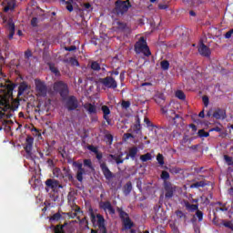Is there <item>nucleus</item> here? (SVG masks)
<instances>
[{"label": "nucleus", "mask_w": 233, "mask_h": 233, "mask_svg": "<svg viewBox=\"0 0 233 233\" xmlns=\"http://www.w3.org/2000/svg\"><path fill=\"white\" fill-rule=\"evenodd\" d=\"M15 84H8L4 86L3 92L0 100V119H10L13 117L12 112H14L12 106L10 105V98L14 94Z\"/></svg>", "instance_id": "obj_1"}, {"label": "nucleus", "mask_w": 233, "mask_h": 233, "mask_svg": "<svg viewBox=\"0 0 233 233\" xmlns=\"http://www.w3.org/2000/svg\"><path fill=\"white\" fill-rule=\"evenodd\" d=\"M132 8V4L130 0H116L115 2V7L113 8L112 13L116 15V17H123L125 14L128 13V10Z\"/></svg>", "instance_id": "obj_2"}, {"label": "nucleus", "mask_w": 233, "mask_h": 233, "mask_svg": "<svg viewBox=\"0 0 233 233\" xmlns=\"http://www.w3.org/2000/svg\"><path fill=\"white\" fill-rule=\"evenodd\" d=\"M134 51L137 55L142 54L145 57H150L152 56V52L150 51V47H148L145 36H141L138 41L135 43Z\"/></svg>", "instance_id": "obj_3"}, {"label": "nucleus", "mask_w": 233, "mask_h": 233, "mask_svg": "<svg viewBox=\"0 0 233 233\" xmlns=\"http://www.w3.org/2000/svg\"><path fill=\"white\" fill-rule=\"evenodd\" d=\"M90 218L92 223H96V225L98 227V229H92L91 233H106V226H105V217L101 214H97L96 217V214H94V211L90 209Z\"/></svg>", "instance_id": "obj_4"}, {"label": "nucleus", "mask_w": 233, "mask_h": 233, "mask_svg": "<svg viewBox=\"0 0 233 233\" xmlns=\"http://www.w3.org/2000/svg\"><path fill=\"white\" fill-rule=\"evenodd\" d=\"M169 106L170 104L161 106L162 114L166 115V117L168 119V121H172L175 125H179L183 118L178 114H176V111L168 110Z\"/></svg>", "instance_id": "obj_5"}, {"label": "nucleus", "mask_w": 233, "mask_h": 233, "mask_svg": "<svg viewBox=\"0 0 233 233\" xmlns=\"http://www.w3.org/2000/svg\"><path fill=\"white\" fill-rule=\"evenodd\" d=\"M64 108L67 110V112H74L79 108V100L76 96H69L64 100Z\"/></svg>", "instance_id": "obj_6"}, {"label": "nucleus", "mask_w": 233, "mask_h": 233, "mask_svg": "<svg viewBox=\"0 0 233 233\" xmlns=\"http://www.w3.org/2000/svg\"><path fill=\"white\" fill-rule=\"evenodd\" d=\"M54 90L55 92H58L62 99H66L68 97V86L65 84L63 81H58L54 84Z\"/></svg>", "instance_id": "obj_7"}, {"label": "nucleus", "mask_w": 233, "mask_h": 233, "mask_svg": "<svg viewBox=\"0 0 233 233\" xmlns=\"http://www.w3.org/2000/svg\"><path fill=\"white\" fill-rule=\"evenodd\" d=\"M35 91L41 97H46L48 94V87L46 86V83L45 81H41V79H35Z\"/></svg>", "instance_id": "obj_8"}, {"label": "nucleus", "mask_w": 233, "mask_h": 233, "mask_svg": "<svg viewBox=\"0 0 233 233\" xmlns=\"http://www.w3.org/2000/svg\"><path fill=\"white\" fill-rule=\"evenodd\" d=\"M72 167H74V168H77L76 175V180L79 183H83V176L86 174V170H85V168L83 167V162H81L80 160L73 161Z\"/></svg>", "instance_id": "obj_9"}, {"label": "nucleus", "mask_w": 233, "mask_h": 233, "mask_svg": "<svg viewBox=\"0 0 233 233\" xmlns=\"http://www.w3.org/2000/svg\"><path fill=\"white\" fill-rule=\"evenodd\" d=\"M98 83L102 85V86H105L106 88H111L113 90H116L117 88V81L112 76H106L104 78H99Z\"/></svg>", "instance_id": "obj_10"}, {"label": "nucleus", "mask_w": 233, "mask_h": 233, "mask_svg": "<svg viewBox=\"0 0 233 233\" xmlns=\"http://www.w3.org/2000/svg\"><path fill=\"white\" fill-rule=\"evenodd\" d=\"M26 154V159H32V148H34V137L28 136L25 139V145L24 147Z\"/></svg>", "instance_id": "obj_11"}, {"label": "nucleus", "mask_w": 233, "mask_h": 233, "mask_svg": "<svg viewBox=\"0 0 233 233\" xmlns=\"http://www.w3.org/2000/svg\"><path fill=\"white\" fill-rule=\"evenodd\" d=\"M165 198L166 199H172L174 192H176V186L170 182H164Z\"/></svg>", "instance_id": "obj_12"}, {"label": "nucleus", "mask_w": 233, "mask_h": 233, "mask_svg": "<svg viewBox=\"0 0 233 233\" xmlns=\"http://www.w3.org/2000/svg\"><path fill=\"white\" fill-rule=\"evenodd\" d=\"M101 172L104 176V177L106 179V181H112L114 177H116L112 171H110V168H108V166H106V163L103 162L100 164Z\"/></svg>", "instance_id": "obj_13"}, {"label": "nucleus", "mask_w": 233, "mask_h": 233, "mask_svg": "<svg viewBox=\"0 0 233 233\" xmlns=\"http://www.w3.org/2000/svg\"><path fill=\"white\" fill-rule=\"evenodd\" d=\"M61 179H63L65 183H74V175L70 167H63Z\"/></svg>", "instance_id": "obj_14"}, {"label": "nucleus", "mask_w": 233, "mask_h": 233, "mask_svg": "<svg viewBox=\"0 0 233 233\" xmlns=\"http://www.w3.org/2000/svg\"><path fill=\"white\" fill-rule=\"evenodd\" d=\"M99 208H101L105 212H108L110 216H114L116 214V209L110 201H102L99 203Z\"/></svg>", "instance_id": "obj_15"}, {"label": "nucleus", "mask_w": 233, "mask_h": 233, "mask_svg": "<svg viewBox=\"0 0 233 233\" xmlns=\"http://www.w3.org/2000/svg\"><path fill=\"white\" fill-rule=\"evenodd\" d=\"M46 186L47 187V188H51L53 192H57L59 188H63V185L59 184V180H56L54 178H48L46 181Z\"/></svg>", "instance_id": "obj_16"}, {"label": "nucleus", "mask_w": 233, "mask_h": 233, "mask_svg": "<svg viewBox=\"0 0 233 233\" xmlns=\"http://www.w3.org/2000/svg\"><path fill=\"white\" fill-rule=\"evenodd\" d=\"M198 53L204 57H210V55L212 54L210 47L207 46L203 42H201L198 46Z\"/></svg>", "instance_id": "obj_17"}, {"label": "nucleus", "mask_w": 233, "mask_h": 233, "mask_svg": "<svg viewBox=\"0 0 233 233\" xmlns=\"http://www.w3.org/2000/svg\"><path fill=\"white\" fill-rule=\"evenodd\" d=\"M133 134H141V119H139V116H136L135 118V124L131 127V129Z\"/></svg>", "instance_id": "obj_18"}, {"label": "nucleus", "mask_w": 233, "mask_h": 233, "mask_svg": "<svg viewBox=\"0 0 233 233\" xmlns=\"http://www.w3.org/2000/svg\"><path fill=\"white\" fill-rule=\"evenodd\" d=\"M7 26L9 30L8 38L14 39V35H15V24H14V21L12 19L8 20Z\"/></svg>", "instance_id": "obj_19"}, {"label": "nucleus", "mask_w": 233, "mask_h": 233, "mask_svg": "<svg viewBox=\"0 0 233 233\" xmlns=\"http://www.w3.org/2000/svg\"><path fill=\"white\" fill-rule=\"evenodd\" d=\"M184 207L186 208V210H187L188 212H196L199 208V205L190 204L188 200H184Z\"/></svg>", "instance_id": "obj_20"}, {"label": "nucleus", "mask_w": 233, "mask_h": 233, "mask_svg": "<svg viewBox=\"0 0 233 233\" xmlns=\"http://www.w3.org/2000/svg\"><path fill=\"white\" fill-rule=\"evenodd\" d=\"M213 117H215V119H225L227 117V113L225 112V109L218 108L213 113Z\"/></svg>", "instance_id": "obj_21"}, {"label": "nucleus", "mask_w": 233, "mask_h": 233, "mask_svg": "<svg viewBox=\"0 0 233 233\" xmlns=\"http://www.w3.org/2000/svg\"><path fill=\"white\" fill-rule=\"evenodd\" d=\"M84 108L90 116H92V114H97V107H96V105H93L92 103L85 104Z\"/></svg>", "instance_id": "obj_22"}, {"label": "nucleus", "mask_w": 233, "mask_h": 233, "mask_svg": "<svg viewBox=\"0 0 233 233\" xmlns=\"http://www.w3.org/2000/svg\"><path fill=\"white\" fill-rule=\"evenodd\" d=\"M101 110L104 114V119L106 121L108 125H110V107L108 106H102Z\"/></svg>", "instance_id": "obj_23"}, {"label": "nucleus", "mask_w": 233, "mask_h": 233, "mask_svg": "<svg viewBox=\"0 0 233 233\" xmlns=\"http://www.w3.org/2000/svg\"><path fill=\"white\" fill-rule=\"evenodd\" d=\"M122 223L124 230H130L134 227V222H132V219H130V218H126V219H124Z\"/></svg>", "instance_id": "obj_24"}, {"label": "nucleus", "mask_w": 233, "mask_h": 233, "mask_svg": "<svg viewBox=\"0 0 233 233\" xmlns=\"http://www.w3.org/2000/svg\"><path fill=\"white\" fill-rule=\"evenodd\" d=\"M116 30L118 32H125L126 28H127V23L125 22L117 21L116 22Z\"/></svg>", "instance_id": "obj_25"}, {"label": "nucleus", "mask_w": 233, "mask_h": 233, "mask_svg": "<svg viewBox=\"0 0 233 233\" xmlns=\"http://www.w3.org/2000/svg\"><path fill=\"white\" fill-rule=\"evenodd\" d=\"M116 211L118 212V216L121 219V221H125V219H127V218H130L128 216V213H127L125 210H123V208H116Z\"/></svg>", "instance_id": "obj_26"}, {"label": "nucleus", "mask_w": 233, "mask_h": 233, "mask_svg": "<svg viewBox=\"0 0 233 233\" xmlns=\"http://www.w3.org/2000/svg\"><path fill=\"white\" fill-rule=\"evenodd\" d=\"M123 192L125 196H129L130 192H132V182L128 181L126 183L123 188Z\"/></svg>", "instance_id": "obj_27"}, {"label": "nucleus", "mask_w": 233, "mask_h": 233, "mask_svg": "<svg viewBox=\"0 0 233 233\" xmlns=\"http://www.w3.org/2000/svg\"><path fill=\"white\" fill-rule=\"evenodd\" d=\"M109 157L113 159V161H116V165H121L125 163V159L121 158L123 157L121 155L116 156V155H109Z\"/></svg>", "instance_id": "obj_28"}, {"label": "nucleus", "mask_w": 233, "mask_h": 233, "mask_svg": "<svg viewBox=\"0 0 233 233\" xmlns=\"http://www.w3.org/2000/svg\"><path fill=\"white\" fill-rule=\"evenodd\" d=\"M205 187H207L205 180H200L191 185V188H205Z\"/></svg>", "instance_id": "obj_29"}, {"label": "nucleus", "mask_w": 233, "mask_h": 233, "mask_svg": "<svg viewBox=\"0 0 233 233\" xmlns=\"http://www.w3.org/2000/svg\"><path fill=\"white\" fill-rule=\"evenodd\" d=\"M137 152H139V149H137V147H130L128 156H130L131 159H136V157L137 156Z\"/></svg>", "instance_id": "obj_30"}, {"label": "nucleus", "mask_w": 233, "mask_h": 233, "mask_svg": "<svg viewBox=\"0 0 233 233\" xmlns=\"http://www.w3.org/2000/svg\"><path fill=\"white\" fill-rule=\"evenodd\" d=\"M26 88H28V85L26 84V82H22L18 86V96H23Z\"/></svg>", "instance_id": "obj_31"}, {"label": "nucleus", "mask_w": 233, "mask_h": 233, "mask_svg": "<svg viewBox=\"0 0 233 233\" xmlns=\"http://www.w3.org/2000/svg\"><path fill=\"white\" fill-rule=\"evenodd\" d=\"M68 223H65L64 225H56L54 228L55 233H65V227H66Z\"/></svg>", "instance_id": "obj_32"}, {"label": "nucleus", "mask_w": 233, "mask_h": 233, "mask_svg": "<svg viewBox=\"0 0 233 233\" xmlns=\"http://www.w3.org/2000/svg\"><path fill=\"white\" fill-rule=\"evenodd\" d=\"M91 70H94V72H99L101 70V65L97 63V61H92L90 64Z\"/></svg>", "instance_id": "obj_33"}, {"label": "nucleus", "mask_w": 233, "mask_h": 233, "mask_svg": "<svg viewBox=\"0 0 233 233\" xmlns=\"http://www.w3.org/2000/svg\"><path fill=\"white\" fill-rule=\"evenodd\" d=\"M49 69L50 71L55 74V76H56V77H59V76H61V72L59 71V69L57 67H56L55 65L50 64L49 65Z\"/></svg>", "instance_id": "obj_34"}, {"label": "nucleus", "mask_w": 233, "mask_h": 233, "mask_svg": "<svg viewBox=\"0 0 233 233\" xmlns=\"http://www.w3.org/2000/svg\"><path fill=\"white\" fill-rule=\"evenodd\" d=\"M140 160L143 163H147V161H152V154L151 153H147L145 155L140 156Z\"/></svg>", "instance_id": "obj_35"}, {"label": "nucleus", "mask_w": 233, "mask_h": 233, "mask_svg": "<svg viewBox=\"0 0 233 233\" xmlns=\"http://www.w3.org/2000/svg\"><path fill=\"white\" fill-rule=\"evenodd\" d=\"M62 218L63 216L61 215V213L57 212L49 218V221L51 222L59 221Z\"/></svg>", "instance_id": "obj_36"}, {"label": "nucleus", "mask_w": 233, "mask_h": 233, "mask_svg": "<svg viewBox=\"0 0 233 233\" xmlns=\"http://www.w3.org/2000/svg\"><path fill=\"white\" fill-rule=\"evenodd\" d=\"M62 174H63V171H62L61 168H59V167H56V168L53 170V176H54L55 177H57L58 179H61Z\"/></svg>", "instance_id": "obj_37"}, {"label": "nucleus", "mask_w": 233, "mask_h": 233, "mask_svg": "<svg viewBox=\"0 0 233 233\" xmlns=\"http://www.w3.org/2000/svg\"><path fill=\"white\" fill-rule=\"evenodd\" d=\"M161 179H163L164 183L167 182L170 179V173L167 171L163 170L160 175Z\"/></svg>", "instance_id": "obj_38"}, {"label": "nucleus", "mask_w": 233, "mask_h": 233, "mask_svg": "<svg viewBox=\"0 0 233 233\" xmlns=\"http://www.w3.org/2000/svg\"><path fill=\"white\" fill-rule=\"evenodd\" d=\"M157 161L160 167H163V165H165V157H163V154L158 153L157 155Z\"/></svg>", "instance_id": "obj_39"}, {"label": "nucleus", "mask_w": 233, "mask_h": 233, "mask_svg": "<svg viewBox=\"0 0 233 233\" xmlns=\"http://www.w3.org/2000/svg\"><path fill=\"white\" fill-rule=\"evenodd\" d=\"M176 97H177V99H180L181 101H185V99H187V96L181 90H177L176 92Z\"/></svg>", "instance_id": "obj_40"}, {"label": "nucleus", "mask_w": 233, "mask_h": 233, "mask_svg": "<svg viewBox=\"0 0 233 233\" xmlns=\"http://www.w3.org/2000/svg\"><path fill=\"white\" fill-rule=\"evenodd\" d=\"M198 137H208L210 136V133L206 132L205 129H199L198 131Z\"/></svg>", "instance_id": "obj_41"}, {"label": "nucleus", "mask_w": 233, "mask_h": 233, "mask_svg": "<svg viewBox=\"0 0 233 233\" xmlns=\"http://www.w3.org/2000/svg\"><path fill=\"white\" fill-rule=\"evenodd\" d=\"M224 161H226L228 167H232L233 165V157L228 155H224Z\"/></svg>", "instance_id": "obj_42"}, {"label": "nucleus", "mask_w": 233, "mask_h": 233, "mask_svg": "<svg viewBox=\"0 0 233 233\" xmlns=\"http://www.w3.org/2000/svg\"><path fill=\"white\" fill-rule=\"evenodd\" d=\"M160 66L162 70H168V68H170V63L168 60H164L160 63Z\"/></svg>", "instance_id": "obj_43"}, {"label": "nucleus", "mask_w": 233, "mask_h": 233, "mask_svg": "<svg viewBox=\"0 0 233 233\" xmlns=\"http://www.w3.org/2000/svg\"><path fill=\"white\" fill-rule=\"evenodd\" d=\"M84 167H86L90 170H94V166L92 165L91 159H84Z\"/></svg>", "instance_id": "obj_44"}, {"label": "nucleus", "mask_w": 233, "mask_h": 233, "mask_svg": "<svg viewBox=\"0 0 233 233\" xmlns=\"http://www.w3.org/2000/svg\"><path fill=\"white\" fill-rule=\"evenodd\" d=\"M176 216L178 217L179 219H185V221H187V214L184 213L181 210H177L176 211Z\"/></svg>", "instance_id": "obj_45"}, {"label": "nucleus", "mask_w": 233, "mask_h": 233, "mask_svg": "<svg viewBox=\"0 0 233 233\" xmlns=\"http://www.w3.org/2000/svg\"><path fill=\"white\" fill-rule=\"evenodd\" d=\"M155 101L157 105H163V103H165V96H163V95H159L155 97Z\"/></svg>", "instance_id": "obj_46"}, {"label": "nucleus", "mask_w": 233, "mask_h": 233, "mask_svg": "<svg viewBox=\"0 0 233 233\" xmlns=\"http://www.w3.org/2000/svg\"><path fill=\"white\" fill-rule=\"evenodd\" d=\"M105 138L106 140V143H108V145H112V143L114 141V136H112V134H106L105 136Z\"/></svg>", "instance_id": "obj_47"}, {"label": "nucleus", "mask_w": 233, "mask_h": 233, "mask_svg": "<svg viewBox=\"0 0 233 233\" xmlns=\"http://www.w3.org/2000/svg\"><path fill=\"white\" fill-rule=\"evenodd\" d=\"M121 106L122 108H124V110H128V108H130V101L123 100L121 103Z\"/></svg>", "instance_id": "obj_48"}, {"label": "nucleus", "mask_w": 233, "mask_h": 233, "mask_svg": "<svg viewBox=\"0 0 233 233\" xmlns=\"http://www.w3.org/2000/svg\"><path fill=\"white\" fill-rule=\"evenodd\" d=\"M69 63L70 65H72V66H79V61H77V59H76L75 57H71L69 59Z\"/></svg>", "instance_id": "obj_49"}, {"label": "nucleus", "mask_w": 233, "mask_h": 233, "mask_svg": "<svg viewBox=\"0 0 233 233\" xmlns=\"http://www.w3.org/2000/svg\"><path fill=\"white\" fill-rule=\"evenodd\" d=\"M196 216L198 221H203V211L199 210V208L196 211Z\"/></svg>", "instance_id": "obj_50"}, {"label": "nucleus", "mask_w": 233, "mask_h": 233, "mask_svg": "<svg viewBox=\"0 0 233 233\" xmlns=\"http://www.w3.org/2000/svg\"><path fill=\"white\" fill-rule=\"evenodd\" d=\"M130 137L132 139H136V136H134L132 133H125L124 134V139L125 141H127V139H130Z\"/></svg>", "instance_id": "obj_51"}, {"label": "nucleus", "mask_w": 233, "mask_h": 233, "mask_svg": "<svg viewBox=\"0 0 233 233\" xmlns=\"http://www.w3.org/2000/svg\"><path fill=\"white\" fill-rule=\"evenodd\" d=\"M88 150L90 152H93V154H97L99 152V149H97V147H94L93 145L87 147Z\"/></svg>", "instance_id": "obj_52"}, {"label": "nucleus", "mask_w": 233, "mask_h": 233, "mask_svg": "<svg viewBox=\"0 0 233 233\" xmlns=\"http://www.w3.org/2000/svg\"><path fill=\"white\" fill-rule=\"evenodd\" d=\"M66 5H67L66 10H68V12H74V5H72V2L66 1Z\"/></svg>", "instance_id": "obj_53"}, {"label": "nucleus", "mask_w": 233, "mask_h": 233, "mask_svg": "<svg viewBox=\"0 0 233 233\" xmlns=\"http://www.w3.org/2000/svg\"><path fill=\"white\" fill-rule=\"evenodd\" d=\"M65 50H66V52H75V50H77V46H66Z\"/></svg>", "instance_id": "obj_54"}, {"label": "nucleus", "mask_w": 233, "mask_h": 233, "mask_svg": "<svg viewBox=\"0 0 233 233\" xmlns=\"http://www.w3.org/2000/svg\"><path fill=\"white\" fill-rule=\"evenodd\" d=\"M232 35H233V28L230 29L229 31H228L224 36H225V39H230V37H232Z\"/></svg>", "instance_id": "obj_55"}, {"label": "nucleus", "mask_w": 233, "mask_h": 233, "mask_svg": "<svg viewBox=\"0 0 233 233\" xmlns=\"http://www.w3.org/2000/svg\"><path fill=\"white\" fill-rule=\"evenodd\" d=\"M30 57H32V51L30 49H27L25 52V59H30Z\"/></svg>", "instance_id": "obj_56"}, {"label": "nucleus", "mask_w": 233, "mask_h": 233, "mask_svg": "<svg viewBox=\"0 0 233 233\" xmlns=\"http://www.w3.org/2000/svg\"><path fill=\"white\" fill-rule=\"evenodd\" d=\"M37 23H38V20H37V17H33L31 19V25L35 28L37 26Z\"/></svg>", "instance_id": "obj_57"}, {"label": "nucleus", "mask_w": 233, "mask_h": 233, "mask_svg": "<svg viewBox=\"0 0 233 233\" xmlns=\"http://www.w3.org/2000/svg\"><path fill=\"white\" fill-rule=\"evenodd\" d=\"M202 101H203V104H204L205 106H208V103H209L208 96H204L202 97Z\"/></svg>", "instance_id": "obj_58"}, {"label": "nucleus", "mask_w": 233, "mask_h": 233, "mask_svg": "<svg viewBox=\"0 0 233 233\" xmlns=\"http://www.w3.org/2000/svg\"><path fill=\"white\" fill-rule=\"evenodd\" d=\"M224 227H226V228H230V230H233V224L230 221L225 222Z\"/></svg>", "instance_id": "obj_59"}, {"label": "nucleus", "mask_w": 233, "mask_h": 233, "mask_svg": "<svg viewBox=\"0 0 233 233\" xmlns=\"http://www.w3.org/2000/svg\"><path fill=\"white\" fill-rule=\"evenodd\" d=\"M96 155V157L98 161H101V159H103V153L98 151Z\"/></svg>", "instance_id": "obj_60"}, {"label": "nucleus", "mask_w": 233, "mask_h": 233, "mask_svg": "<svg viewBox=\"0 0 233 233\" xmlns=\"http://www.w3.org/2000/svg\"><path fill=\"white\" fill-rule=\"evenodd\" d=\"M209 132H221V127H215L209 129Z\"/></svg>", "instance_id": "obj_61"}, {"label": "nucleus", "mask_w": 233, "mask_h": 233, "mask_svg": "<svg viewBox=\"0 0 233 233\" xmlns=\"http://www.w3.org/2000/svg\"><path fill=\"white\" fill-rule=\"evenodd\" d=\"M59 154L62 157H65V154H66V151L65 150V148L60 147L59 148Z\"/></svg>", "instance_id": "obj_62"}, {"label": "nucleus", "mask_w": 233, "mask_h": 233, "mask_svg": "<svg viewBox=\"0 0 233 233\" xmlns=\"http://www.w3.org/2000/svg\"><path fill=\"white\" fill-rule=\"evenodd\" d=\"M158 8L159 10H167V8H168V5L160 4L158 5Z\"/></svg>", "instance_id": "obj_63"}, {"label": "nucleus", "mask_w": 233, "mask_h": 233, "mask_svg": "<svg viewBox=\"0 0 233 233\" xmlns=\"http://www.w3.org/2000/svg\"><path fill=\"white\" fill-rule=\"evenodd\" d=\"M144 122L146 123V125L147 127H151L152 126V123L150 122V119H148L147 117L144 118Z\"/></svg>", "instance_id": "obj_64"}]
</instances>
